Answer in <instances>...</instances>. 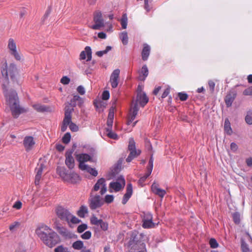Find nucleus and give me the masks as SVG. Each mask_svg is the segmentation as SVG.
I'll return each mask as SVG.
<instances>
[{"label":"nucleus","mask_w":252,"mask_h":252,"mask_svg":"<svg viewBox=\"0 0 252 252\" xmlns=\"http://www.w3.org/2000/svg\"><path fill=\"white\" fill-rule=\"evenodd\" d=\"M88 203L90 209L94 210L101 207L103 205L104 199L100 195L98 194L94 195L93 193L91 192L88 200Z\"/></svg>","instance_id":"obj_7"},{"label":"nucleus","mask_w":252,"mask_h":252,"mask_svg":"<svg viewBox=\"0 0 252 252\" xmlns=\"http://www.w3.org/2000/svg\"><path fill=\"white\" fill-rule=\"evenodd\" d=\"M77 92L81 95H84L85 94V88L81 85L79 86L77 88Z\"/></svg>","instance_id":"obj_55"},{"label":"nucleus","mask_w":252,"mask_h":252,"mask_svg":"<svg viewBox=\"0 0 252 252\" xmlns=\"http://www.w3.org/2000/svg\"><path fill=\"white\" fill-rule=\"evenodd\" d=\"M71 123V119H68L64 118L61 127V130L62 132H64L69 126V123Z\"/></svg>","instance_id":"obj_34"},{"label":"nucleus","mask_w":252,"mask_h":252,"mask_svg":"<svg viewBox=\"0 0 252 252\" xmlns=\"http://www.w3.org/2000/svg\"><path fill=\"white\" fill-rule=\"evenodd\" d=\"M121 25L123 29H126V13L123 14L122 18L121 19Z\"/></svg>","instance_id":"obj_48"},{"label":"nucleus","mask_w":252,"mask_h":252,"mask_svg":"<svg viewBox=\"0 0 252 252\" xmlns=\"http://www.w3.org/2000/svg\"><path fill=\"white\" fill-rule=\"evenodd\" d=\"M72 247L74 250H80L83 248L84 243L82 241L78 240L72 244Z\"/></svg>","instance_id":"obj_35"},{"label":"nucleus","mask_w":252,"mask_h":252,"mask_svg":"<svg viewBox=\"0 0 252 252\" xmlns=\"http://www.w3.org/2000/svg\"><path fill=\"white\" fill-rule=\"evenodd\" d=\"M81 170H84H84L87 171L91 175H92L94 177H96L98 174L97 171L95 168H92V167H90V166H89L88 165H87V167H86L85 168H83Z\"/></svg>","instance_id":"obj_31"},{"label":"nucleus","mask_w":252,"mask_h":252,"mask_svg":"<svg viewBox=\"0 0 252 252\" xmlns=\"http://www.w3.org/2000/svg\"><path fill=\"white\" fill-rule=\"evenodd\" d=\"M236 97V93L235 92H229L225 96L224 101L227 107H229Z\"/></svg>","instance_id":"obj_21"},{"label":"nucleus","mask_w":252,"mask_h":252,"mask_svg":"<svg viewBox=\"0 0 252 252\" xmlns=\"http://www.w3.org/2000/svg\"><path fill=\"white\" fill-rule=\"evenodd\" d=\"M70 78L66 76H63L61 79V83L63 85H67L70 82Z\"/></svg>","instance_id":"obj_50"},{"label":"nucleus","mask_w":252,"mask_h":252,"mask_svg":"<svg viewBox=\"0 0 252 252\" xmlns=\"http://www.w3.org/2000/svg\"><path fill=\"white\" fill-rule=\"evenodd\" d=\"M150 46L147 44H144L143 45V48L141 53L142 59L143 61L147 60L150 54Z\"/></svg>","instance_id":"obj_26"},{"label":"nucleus","mask_w":252,"mask_h":252,"mask_svg":"<svg viewBox=\"0 0 252 252\" xmlns=\"http://www.w3.org/2000/svg\"><path fill=\"white\" fill-rule=\"evenodd\" d=\"M88 213V208L86 206L82 205L80 207L77 212V215L80 218L85 217L86 214Z\"/></svg>","instance_id":"obj_30"},{"label":"nucleus","mask_w":252,"mask_h":252,"mask_svg":"<svg viewBox=\"0 0 252 252\" xmlns=\"http://www.w3.org/2000/svg\"><path fill=\"white\" fill-rule=\"evenodd\" d=\"M245 95H252V86L245 89L243 92Z\"/></svg>","instance_id":"obj_54"},{"label":"nucleus","mask_w":252,"mask_h":252,"mask_svg":"<svg viewBox=\"0 0 252 252\" xmlns=\"http://www.w3.org/2000/svg\"><path fill=\"white\" fill-rule=\"evenodd\" d=\"M83 103L82 98L78 95H74L71 99L69 105L72 107H75L77 105L81 106Z\"/></svg>","instance_id":"obj_25"},{"label":"nucleus","mask_w":252,"mask_h":252,"mask_svg":"<svg viewBox=\"0 0 252 252\" xmlns=\"http://www.w3.org/2000/svg\"><path fill=\"white\" fill-rule=\"evenodd\" d=\"M65 164L69 169H72L74 167L75 161L72 156L71 152L65 154Z\"/></svg>","instance_id":"obj_17"},{"label":"nucleus","mask_w":252,"mask_h":252,"mask_svg":"<svg viewBox=\"0 0 252 252\" xmlns=\"http://www.w3.org/2000/svg\"><path fill=\"white\" fill-rule=\"evenodd\" d=\"M69 127L72 131L76 132L79 129L78 126L74 123L71 121V123L69 124Z\"/></svg>","instance_id":"obj_45"},{"label":"nucleus","mask_w":252,"mask_h":252,"mask_svg":"<svg viewBox=\"0 0 252 252\" xmlns=\"http://www.w3.org/2000/svg\"><path fill=\"white\" fill-rule=\"evenodd\" d=\"M151 189L153 193L161 198H163L166 193L165 190L159 188L158 185L156 183L152 184Z\"/></svg>","instance_id":"obj_20"},{"label":"nucleus","mask_w":252,"mask_h":252,"mask_svg":"<svg viewBox=\"0 0 252 252\" xmlns=\"http://www.w3.org/2000/svg\"><path fill=\"white\" fill-rule=\"evenodd\" d=\"M54 251L55 252H65L68 250L66 248H64L62 245H61L56 248Z\"/></svg>","instance_id":"obj_49"},{"label":"nucleus","mask_w":252,"mask_h":252,"mask_svg":"<svg viewBox=\"0 0 252 252\" xmlns=\"http://www.w3.org/2000/svg\"><path fill=\"white\" fill-rule=\"evenodd\" d=\"M122 164V160L120 159L118 161V163L116 165L111 171V174L113 176H115L116 174H118L120 170Z\"/></svg>","instance_id":"obj_33"},{"label":"nucleus","mask_w":252,"mask_h":252,"mask_svg":"<svg viewBox=\"0 0 252 252\" xmlns=\"http://www.w3.org/2000/svg\"><path fill=\"white\" fill-rule=\"evenodd\" d=\"M224 129L228 135H231L232 133V130L230 126V123L228 119H226L225 120Z\"/></svg>","instance_id":"obj_32"},{"label":"nucleus","mask_w":252,"mask_h":252,"mask_svg":"<svg viewBox=\"0 0 252 252\" xmlns=\"http://www.w3.org/2000/svg\"><path fill=\"white\" fill-rule=\"evenodd\" d=\"M100 189V194H104L107 191L106 185L105 184V180L103 178L98 179L94 185L91 192L93 193V191H96Z\"/></svg>","instance_id":"obj_12"},{"label":"nucleus","mask_w":252,"mask_h":252,"mask_svg":"<svg viewBox=\"0 0 252 252\" xmlns=\"http://www.w3.org/2000/svg\"><path fill=\"white\" fill-rule=\"evenodd\" d=\"M238 146L237 145L234 143V142H232L230 144V149L233 152H235L236 151H237V150H238Z\"/></svg>","instance_id":"obj_58"},{"label":"nucleus","mask_w":252,"mask_h":252,"mask_svg":"<svg viewBox=\"0 0 252 252\" xmlns=\"http://www.w3.org/2000/svg\"><path fill=\"white\" fill-rule=\"evenodd\" d=\"M19 225V222L17 221L14 222L13 224L9 226V229L11 231H13L15 228Z\"/></svg>","instance_id":"obj_57"},{"label":"nucleus","mask_w":252,"mask_h":252,"mask_svg":"<svg viewBox=\"0 0 252 252\" xmlns=\"http://www.w3.org/2000/svg\"><path fill=\"white\" fill-rule=\"evenodd\" d=\"M150 175L151 174H149V171L147 170L145 174L140 178V181L144 182Z\"/></svg>","instance_id":"obj_62"},{"label":"nucleus","mask_w":252,"mask_h":252,"mask_svg":"<svg viewBox=\"0 0 252 252\" xmlns=\"http://www.w3.org/2000/svg\"><path fill=\"white\" fill-rule=\"evenodd\" d=\"M71 139V135L69 132L66 133L62 138V141L64 144H68Z\"/></svg>","instance_id":"obj_39"},{"label":"nucleus","mask_w":252,"mask_h":252,"mask_svg":"<svg viewBox=\"0 0 252 252\" xmlns=\"http://www.w3.org/2000/svg\"><path fill=\"white\" fill-rule=\"evenodd\" d=\"M45 166L43 164L41 163L38 164L37 167L35 169L36 171V174L35 177V184L38 185L39 184L40 180L41 178L42 172Z\"/></svg>","instance_id":"obj_19"},{"label":"nucleus","mask_w":252,"mask_h":252,"mask_svg":"<svg viewBox=\"0 0 252 252\" xmlns=\"http://www.w3.org/2000/svg\"><path fill=\"white\" fill-rule=\"evenodd\" d=\"M120 70L119 69H116L111 73L110 77V83L113 88L117 87L120 80Z\"/></svg>","instance_id":"obj_14"},{"label":"nucleus","mask_w":252,"mask_h":252,"mask_svg":"<svg viewBox=\"0 0 252 252\" xmlns=\"http://www.w3.org/2000/svg\"><path fill=\"white\" fill-rule=\"evenodd\" d=\"M209 244L211 248L213 249L216 248L218 247V243L216 240L214 238H211L209 241Z\"/></svg>","instance_id":"obj_41"},{"label":"nucleus","mask_w":252,"mask_h":252,"mask_svg":"<svg viewBox=\"0 0 252 252\" xmlns=\"http://www.w3.org/2000/svg\"><path fill=\"white\" fill-rule=\"evenodd\" d=\"M35 233L50 248L53 247L60 241L58 234L45 224L39 226L35 230Z\"/></svg>","instance_id":"obj_2"},{"label":"nucleus","mask_w":252,"mask_h":252,"mask_svg":"<svg viewBox=\"0 0 252 252\" xmlns=\"http://www.w3.org/2000/svg\"><path fill=\"white\" fill-rule=\"evenodd\" d=\"M153 162H154V158L153 155H152L150 157V158L148 163V166L147 167V170L149 171V174H151L153 168Z\"/></svg>","instance_id":"obj_40"},{"label":"nucleus","mask_w":252,"mask_h":252,"mask_svg":"<svg viewBox=\"0 0 252 252\" xmlns=\"http://www.w3.org/2000/svg\"><path fill=\"white\" fill-rule=\"evenodd\" d=\"M120 38L124 45L126 44V32L124 31L120 33Z\"/></svg>","instance_id":"obj_47"},{"label":"nucleus","mask_w":252,"mask_h":252,"mask_svg":"<svg viewBox=\"0 0 252 252\" xmlns=\"http://www.w3.org/2000/svg\"><path fill=\"white\" fill-rule=\"evenodd\" d=\"M92 49L90 46H86L85 48V50L81 52L80 54V59L85 60L87 58V61H90L92 59Z\"/></svg>","instance_id":"obj_18"},{"label":"nucleus","mask_w":252,"mask_h":252,"mask_svg":"<svg viewBox=\"0 0 252 252\" xmlns=\"http://www.w3.org/2000/svg\"><path fill=\"white\" fill-rule=\"evenodd\" d=\"M110 97V94L109 91H104L102 94V99L104 100H108Z\"/></svg>","instance_id":"obj_53"},{"label":"nucleus","mask_w":252,"mask_h":252,"mask_svg":"<svg viewBox=\"0 0 252 252\" xmlns=\"http://www.w3.org/2000/svg\"><path fill=\"white\" fill-rule=\"evenodd\" d=\"M57 173L61 177V178L65 182L67 178L69 171L67 170L64 167L58 166L57 168Z\"/></svg>","instance_id":"obj_23"},{"label":"nucleus","mask_w":252,"mask_h":252,"mask_svg":"<svg viewBox=\"0 0 252 252\" xmlns=\"http://www.w3.org/2000/svg\"><path fill=\"white\" fill-rule=\"evenodd\" d=\"M128 150L129 154L127 157V162H131L132 160L139 157L141 153V150L136 148V143L132 137L130 138L128 140Z\"/></svg>","instance_id":"obj_6"},{"label":"nucleus","mask_w":252,"mask_h":252,"mask_svg":"<svg viewBox=\"0 0 252 252\" xmlns=\"http://www.w3.org/2000/svg\"><path fill=\"white\" fill-rule=\"evenodd\" d=\"M114 118V108L111 107L109 110L107 120V127L105 128L107 135L113 139H117L118 135L112 131V127Z\"/></svg>","instance_id":"obj_5"},{"label":"nucleus","mask_w":252,"mask_h":252,"mask_svg":"<svg viewBox=\"0 0 252 252\" xmlns=\"http://www.w3.org/2000/svg\"><path fill=\"white\" fill-rule=\"evenodd\" d=\"M69 221L73 224H77V223H79L81 220L79 219H78L77 218H76L75 216H72L71 214V217L69 220Z\"/></svg>","instance_id":"obj_52"},{"label":"nucleus","mask_w":252,"mask_h":252,"mask_svg":"<svg viewBox=\"0 0 252 252\" xmlns=\"http://www.w3.org/2000/svg\"><path fill=\"white\" fill-rule=\"evenodd\" d=\"M94 24L91 27L93 30H100L104 27V22L101 11H96L94 13Z\"/></svg>","instance_id":"obj_8"},{"label":"nucleus","mask_w":252,"mask_h":252,"mask_svg":"<svg viewBox=\"0 0 252 252\" xmlns=\"http://www.w3.org/2000/svg\"><path fill=\"white\" fill-rule=\"evenodd\" d=\"M246 162L248 166H252V158H249L246 159Z\"/></svg>","instance_id":"obj_64"},{"label":"nucleus","mask_w":252,"mask_h":252,"mask_svg":"<svg viewBox=\"0 0 252 252\" xmlns=\"http://www.w3.org/2000/svg\"><path fill=\"white\" fill-rule=\"evenodd\" d=\"M209 87L210 88V89L213 91L214 90L215 84L213 81H209L208 82Z\"/></svg>","instance_id":"obj_61"},{"label":"nucleus","mask_w":252,"mask_h":252,"mask_svg":"<svg viewBox=\"0 0 252 252\" xmlns=\"http://www.w3.org/2000/svg\"><path fill=\"white\" fill-rule=\"evenodd\" d=\"M169 92L170 89L169 88H166L162 93L161 97L162 98L166 97L169 94Z\"/></svg>","instance_id":"obj_60"},{"label":"nucleus","mask_w":252,"mask_h":252,"mask_svg":"<svg viewBox=\"0 0 252 252\" xmlns=\"http://www.w3.org/2000/svg\"><path fill=\"white\" fill-rule=\"evenodd\" d=\"M56 149L58 151L61 152L64 150V147L62 144H57Z\"/></svg>","instance_id":"obj_63"},{"label":"nucleus","mask_w":252,"mask_h":252,"mask_svg":"<svg viewBox=\"0 0 252 252\" xmlns=\"http://www.w3.org/2000/svg\"><path fill=\"white\" fill-rule=\"evenodd\" d=\"M245 121L248 125H252V110L247 112L245 117Z\"/></svg>","instance_id":"obj_36"},{"label":"nucleus","mask_w":252,"mask_h":252,"mask_svg":"<svg viewBox=\"0 0 252 252\" xmlns=\"http://www.w3.org/2000/svg\"><path fill=\"white\" fill-rule=\"evenodd\" d=\"M114 196L112 195H106L104 200V203H110L113 201Z\"/></svg>","instance_id":"obj_44"},{"label":"nucleus","mask_w":252,"mask_h":252,"mask_svg":"<svg viewBox=\"0 0 252 252\" xmlns=\"http://www.w3.org/2000/svg\"><path fill=\"white\" fill-rule=\"evenodd\" d=\"M35 144V141L33 137L31 136H26L23 140V145L27 152H29L33 148Z\"/></svg>","instance_id":"obj_16"},{"label":"nucleus","mask_w":252,"mask_h":252,"mask_svg":"<svg viewBox=\"0 0 252 252\" xmlns=\"http://www.w3.org/2000/svg\"><path fill=\"white\" fill-rule=\"evenodd\" d=\"M1 72L2 76V88L6 99V104L9 106L12 116L14 118H17L21 113L24 112V109L19 105L16 92L14 90H10L8 91L7 89V85L9 84V76L12 80H14L15 79L17 72L16 65L13 63H10L7 66L5 63V67L1 69Z\"/></svg>","instance_id":"obj_1"},{"label":"nucleus","mask_w":252,"mask_h":252,"mask_svg":"<svg viewBox=\"0 0 252 252\" xmlns=\"http://www.w3.org/2000/svg\"><path fill=\"white\" fill-rule=\"evenodd\" d=\"M144 236L143 234L139 233L136 231L132 232L128 243L129 247L134 250H138L139 248L145 247V244L143 242Z\"/></svg>","instance_id":"obj_4"},{"label":"nucleus","mask_w":252,"mask_h":252,"mask_svg":"<svg viewBox=\"0 0 252 252\" xmlns=\"http://www.w3.org/2000/svg\"><path fill=\"white\" fill-rule=\"evenodd\" d=\"M233 219L236 224H239L240 222V215L238 213H234L233 215Z\"/></svg>","instance_id":"obj_51"},{"label":"nucleus","mask_w":252,"mask_h":252,"mask_svg":"<svg viewBox=\"0 0 252 252\" xmlns=\"http://www.w3.org/2000/svg\"><path fill=\"white\" fill-rule=\"evenodd\" d=\"M178 96L181 101H185L188 98V95L184 93H179Z\"/></svg>","instance_id":"obj_46"},{"label":"nucleus","mask_w":252,"mask_h":252,"mask_svg":"<svg viewBox=\"0 0 252 252\" xmlns=\"http://www.w3.org/2000/svg\"><path fill=\"white\" fill-rule=\"evenodd\" d=\"M112 49V47L111 46H107L105 49V50H103V51H97L96 53V55L99 57H102L103 55L104 54H107L109 51H110Z\"/></svg>","instance_id":"obj_37"},{"label":"nucleus","mask_w":252,"mask_h":252,"mask_svg":"<svg viewBox=\"0 0 252 252\" xmlns=\"http://www.w3.org/2000/svg\"><path fill=\"white\" fill-rule=\"evenodd\" d=\"M74 107H72L69 104L66 105L64 108V117L65 118L71 119V113L74 110Z\"/></svg>","instance_id":"obj_27"},{"label":"nucleus","mask_w":252,"mask_h":252,"mask_svg":"<svg viewBox=\"0 0 252 252\" xmlns=\"http://www.w3.org/2000/svg\"><path fill=\"white\" fill-rule=\"evenodd\" d=\"M142 222V226L145 229L154 228L158 224V223H155L153 221V216L150 213L144 215Z\"/></svg>","instance_id":"obj_10"},{"label":"nucleus","mask_w":252,"mask_h":252,"mask_svg":"<svg viewBox=\"0 0 252 252\" xmlns=\"http://www.w3.org/2000/svg\"><path fill=\"white\" fill-rule=\"evenodd\" d=\"M33 108L39 112H47L49 111V107L44 105L35 104L33 105Z\"/></svg>","instance_id":"obj_28"},{"label":"nucleus","mask_w":252,"mask_h":252,"mask_svg":"<svg viewBox=\"0 0 252 252\" xmlns=\"http://www.w3.org/2000/svg\"><path fill=\"white\" fill-rule=\"evenodd\" d=\"M8 48L10 50V54L14 56L15 59L19 61L21 59L20 55L16 50V43L12 38H10L8 40Z\"/></svg>","instance_id":"obj_15"},{"label":"nucleus","mask_w":252,"mask_h":252,"mask_svg":"<svg viewBox=\"0 0 252 252\" xmlns=\"http://www.w3.org/2000/svg\"><path fill=\"white\" fill-rule=\"evenodd\" d=\"M90 221L92 225L99 226L103 231H105L108 229V224L101 219H98L95 216L93 215L91 217Z\"/></svg>","instance_id":"obj_13"},{"label":"nucleus","mask_w":252,"mask_h":252,"mask_svg":"<svg viewBox=\"0 0 252 252\" xmlns=\"http://www.w3.org/2000/svg\"><path fill=\"white\" fill-rule=\"evenodd\" d=\"M133 193V188L131 184L127 185V201L131 197Z\"/></svg>","instance_id":"obj_38"},{"label":"nucleus","mask_w":252,"mask_h":252,"mask_svg":"<svg viewBox=\"0 0 252 252\" xmlns=\"http://www.w3.org/2000/svg\"><path fill=\"white\" fill-rule=\"evenodd\" d=\"M88 228V225L86 224H82L79 225L77 227V232L78 233H82Z\"/></svg>","instance_id":"obj_42"},{"label":"nucleus","mask_w":252,"mask_h":252,"mask_svg":"<svg viewBox=\"0 0 252 252\" xmlns=\"http://www.w3.org/2000/svg\"><path fill=\"white\" fill-rule=\"evenodd\" d=\"M122 187V184L118 182H111L109 184L110 192H112V189L114 190L115 191H119L121 189Z\"/></svg>","instance_id":"obj_29"},{"label":"nucleus","mask_w":252,"mask_h":252,"mask_svg":"<svg viewBox=\"0 0 252 252\" xmlns=\"http://www.w3.org/2000/svg\"><path fill=\"white\" fill-rule=\"evenodd\" d=\"M56 214L58 218L62 220L69 221L71 217V213L69 210L62 206H58L56 209Z\"/></svg>","instance_id":"obj_9"},{"label":"nucleus","mask_w":252,"mask_h":252,"mask_svg":"<svg viewBox=\"0 0 252 252\" xmlns=\"http://www.w3.org/2000/svg\"><path fill=\"white\" fill-rule=\"evenodd\" d=\"M80 180L79 176L73 171H69L66 182L75 184Z\"/></svg>","instance_id":"obj_22"},{"label":"nucleus","mask_w":252,"mask_h":252,"mask_svg":"<svg viewBox=\"0 0 252 252\" xmlns=\"http://www.w3.org/2000/svg\"><path fill=\"white\" fill-rule=\"evenodd\" d=\"M138 78L140 81H144L149 74V70L146 64L144 65L138 72Z\"/></svg>","instance_id":"obj_24"},{"label":"nucleus","mask_w":252,"mask_h":252,"mask_svg":"<svg viewBox=\"0 0 252 252\" xmlns=\"http://www.w3.org/2000/svg\"><path fill=\"white\" fill-rule=\"evenodd\" d=\"M92 236V233L90 231H87L81 235V237L83 239L88 240Z\"/></svg>","instance_id":"obj_43"},{"label":"nucleus","mask_w":252,"mask_h":252,"mask_svg":"<svg viewBox=\"0 0 252 252\" xmlns=\"http://www.w3.org/2000/svg\"><path fill=\"white\" fill-rule=\"evenodd\" d=\"M22 202L20 201H17L15 202V203L14 204L13 207L14 208H15L16 209H20L22 207Z\"/></svg>","instance_id":"obj_56"},{"label":"nucleus","mask_w":252,"mask_h":252,"mask_svg":"<svg viewBox=\"0 0 252 252\" xmlns=\"http://www.w3.org/2000/svg\"><path fill=\"white\" fill-rule=\"evenodd\" d=\"M241 249L243 252H249V249L246 244H242Z\"/></svg>","instance_id":"obj_59"},{"label":"nucleus","mask_w":252,"mask_h":252,"mask_svg":"<svg viewBox=\"0 0 252 252\" xmlns=\"http://www.w3.org/2000/svg\"><path fill=\"white\" fill-rule=\"evenodd\" d=\"M149 98L145 93H138L135 99H133L129 108L128 116H127V126L133 121L138 114V105L144 107L148 102Z\"/></svg>","instance_id":"obj_3"},{"label":"nucleus","mask_w":252,"mask_h":252,"mask_svg":"<svg viewBox=\"0 0 252 252\" xmlns=\"http://www.w3.org/2000/svg\"><path fill=\"white\" fill-rule=\"evenodd\" d=\"M76 159L79 162V168L80 169L87 167V164L85 163L87 161H92V158L87 154H80L76 155Z\"/></svg>","instance_id":"obj_11"}]
</instances>
